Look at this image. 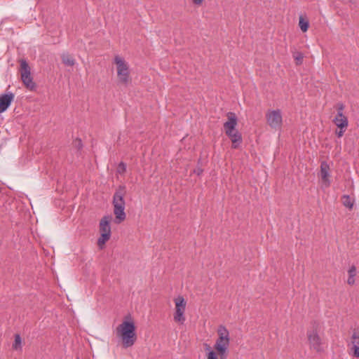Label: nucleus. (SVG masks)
Masks as SVG:
<instances>
[{"label":"nucleus","mask_w":359,"mask_h":359,"mask_svg":"<svg viewBox=\"0 0 359 359\" xmlns=\"http://www.w3.org/2000/svg\"><path fill=\"white\" fill-rule=\"evenodd\" d=\"M110 237H111V234L100 233V237L97 240L98 245L100 248H102V246L104 245L108 240H109Z\"/></svg>","instance_id":"20"},{"label":"nucleus","mask_w":359,"mask_h":359,"mask_svg":"<svg viewBox=\"0 0 359 359\" xmlns=\"http://www.w3.org/2000/svg\"><path fill=\"white\" fill-rule=\"evenodd\" d=\"M353 347L359 346V330H354L351 337Z\"/></svg>","instance_id":"19"},{"label":"nucleus","mask_w":359,"mask_h":359,"mask_svg":"<svg viewBox=\"0 0 359 359\" xmlns=\"http://www.w3.org/2000/svg\"><path fill=\"white\" fill-rule=\"evenodd\" d=\"M20 75L21 79L24 85L27 88L33 90L36 88V84L33 81V79L31 76L30 67L28 63L25 60H20Z\"/></svg>","instance_id":"4"},{"label":"nucleus","mask_w":359,"mask_h":359,"mask_svg":"<svg viewBox=\"0 0 359 359\" xmlns=\"http://www.w3.org/2000/svg\"><path fill=\"white\" fill-rule=\"evenodd\" d=\"M116 334L122 339L124 347L132 346L137 339L134 323L133 321H123L116 327Z\"/></svg>","instance_id":"1"},{"label":"nucleus","mask_w":359,"mask_h":359,"mask_svg":"<svg viewBox=\"0 0 359 359\" xmlns=\"http://www.w3.org/2000/svg\"><path fill=\"white\" fill-rule=\"evenodd\" d=\"M62 62L67 66H73L74 65V58L68 54H63L62 55Z\"/></svg>","instance_id":"18"},{"label":"nucleus","mask_w":359,"mask_h":359,"mask_svg":"<svg viewBox=\"0 0 359 359\" xmlns=\"http://www.w3.org/2000/svg\"><path fill=\"white\" fill-rule=\"evenodd\" d=\"M114 62L116 65L118 81L124 86H127L130 81L128 64L118 55L115 56Z\"/></svg>","instance_id":"3"},{"label":"nucleus","mask_w":359,"mask_h":359,"mask_svg":"<svg viewBox=\"0 0 359 359\" xmlns=\"http://www.w3.org/2000/svg\"><path fill=\"white\" fill-rule=\"evenodd\" d=\"M354 356L359 358V346L353 347Z\"/></svg>","instance_id":"28"},{"label":"nucleus","mask_w":359,"mask_h":359,"mask_svg":"<svg viewBox=\"0 0 359 359\" xmlns=\"http://www.w3.org/2000/svg\"><path fill=\"white\" fill-rule=\"evenodd\" d=\"M346 130V128L339 129V130H337L335 133L338 137H341L344 135Z\"/></svg>","instance_id":"27"},{"label":"nucleus","mask_w":359,"mask_h":359,"mask_svg":"<svg viewBox=\"0 0 359 359\" xmlns=\"http://www.w3.org/2000/svg\"><path fill=\"white\" fill-rule=\"evenodd\" d=\"M14 98L12 93L0 95V114L5 111L11 105Z\"/></svg>","instance_id":"10"},{"label":"nucleus","mask_w":359,"mask_h":359,"mask_svg":"<svg viewBox=\"0 0 359 359\" xmlns=\"http://www.w3.org/2000/svg\"><path fill=\"white\" fill-rule=\"evenodd\" d=\"M126 194V187L120 186L116 191L113 197L114 213L116 217V223H121L126 219L125 201L123 197Z\"/></svg>","instance_id":"2"},{"label":"nucleus","mask_w":359,"mask_h":359,"mask_svg":"<svg viewBox=\"0 0 359 359\" xmlns=\"http://www.w3.org/2000/svg\"><path fill=\"white\" fill-rule=\"evenodd\" d=\"M224 340H222L220 339H218L216 341V344H219V345H222L224 343Z\"/></svg>","instance_id":"30"},{"label":"nucleus","mask_w":359,"mask_h":359,"mask_svg":"<svg viewBox=\"0 0 359 359\" xmlns=\"http://www.w3.org/2000/svg\"><path fill=\"white\" fill-rule=\"evenodd\" d=\"M348 278L347 283L348 285H353L355 283V276H356V267L351 266L348 271Z\"/></svg>","instance_id":"15"},{"label":"nucleus","mask_w":359,"mask_h":359,"mask_svg":"<svg viewBox=\"0 0 359 359\" xmlns=\"http://www.w3.org/2000/svg\"><path fill=\"white\" fill-rule=\"evenodd\" d=\"M269 126L275 130L280 129L283 123L282 114L280 109L269 110L266 114Z\"/></svg>","instance_id":"6"},{"label":"nucleus","mask_w":359,"mask_h":359,"mask_svg":"<svg viewBox=\"0 0 359 359\" xmlns=\"http://www.w3.org/2000/svg\"><path fill=\"white\" fill-rule=\"evenodd\" d=\"M342 203L348 209H352L354 203V201L348 195H344L341 198Z\"/></svg>","instance_id":"16"},{"label":"nucleus","mask_w":359,"mask_h":359,"mask_svg":"<svg viewBox=\"0 0 359 359\" xmlns=\"http://www.w3.org/2000/svg\"><path fill=\"white\" fill-rule=\"evenodd\" d=\"M307 338L311 348H313L317 352L323 351L322 339L318 333L317 326H313L312 329L308 330Z\"/></svg>","instance_id":"7"},{"label":"nucleus","mask_w":359,"mask_h":359,"mask_svg":"<svg viewBox=\"0 0 359 359\" xmlns=\"http://www.w3.org/2000/svg\"><path fill=\"white\" fill-rule=\"evenodd\" d=\"M337 114H344V105L342 103L337 104Z\"/></svg>","instance_id":"25"},{"label":"nucleus","mask_w":359,"mask_h":359,"mask_svg":"<svg viewBox=\"0 0 359 359\" xmlns=\"http://www.w3.org/2000/svg\"><path fill=\"white\" fill-rule=\"evenodd\" d=\"M207 359H217V357L213 351H210Z\"/></svg>","instance_id":"26"},{"label":"nucleus","mask_w":359,"mask_h":359,"mask_svg":"<svg viewBox=\"0 0 359 359\" xmlns=\"http://www.w3.org/2000/svg\"><path fill=\"white\" fill-rule=\"evenodd\" d=\"M229 344V343L227 342H224L222 345H219V344H215V348L221 355H223L225 353Z\"/></svg>","instance_id":"22"},{"label":"nucleus","mask_w":359,"mask_h":359,"mask_svg":"<svg viewBox=\"0 0 359 359\" xmlns=\"http://www.w3.org/2000/svg\"><path fill=\"white\" fill-rule=\"evenodd\" d=\"M232 142V147L236 149L242 142L241 135L239 132H235L233 134L228 136Z\"/></svg>","instance_id":"13"},{"label":"nucleus","mask_w":359,"mask_h":359,"mask_svg":"<svg viewBox=\"0 0 359 359\" xmlns=\"http://www.w3.org/2000/svg\"><path fill=\"white\" fill-rule=\"evenodd\" d=\"M219 338L222 340H224V342L229 343V331L224 326H220L218 329Z\"/></svg>","instance_id":"14"},{"label":"nucleus","mask_w":359,"mask_h":359,"mask_svg":"<svg viewBox=\"0 0 359 359\" xmlns=\"http://www.w3.org/2000/svg\"><path fill=\"white\" fill-rule=\"evenodd\" d=\"M320 177L323 185L325 187H328L331 183L330 180V165L325 161L322 162L320 165Z\"/></svg>","instance_id":"9"},{"label":"nucleus","mask_w":359,"mask_h":359,"mask_svg":"<svg viewBox=\"0 0 359 359\" xmlns=\"http://www.w3.org/2000/svg\"><path fill=\"white\" fill-rule=\"evenodd\" d=\"M76 142H78V144H79V145H81V140H76Z\"/></svg>","instance_id":"32"},{"label":"nucleus","mask_w":359,"mask_h":359,"mask_svg":"<svg viewBox=\"0 0 359 359\" xmlns=\"http://www.w3.org/2000/svg\"><path fill=\"white\" fill-rule=\"evenodd\" d=\"M175 313L174 320L180 324H183L185 321L184 313L186 310L187 302L182 296H178L175 299Z\"/></svg>","instance_id":"5"},{"label":"nucleus","mask_w":359,"mask_h":359,"mask_svg":"<svg viewBox=\"0 0 359 359\" xmlns=\"http://www.w3.org/2000/svg\"><path fill=\"white\" fill-rule=\"evenodd\" d=\"M228 121L224 123V128L227 136L233 134L235 132H238L236 129V126L237 125V118L235 114L229 113L228 115Z\"/></svg>","instance_id":"8"},{"label":"nucleus","mask_w":359,"mask_h":359,"mask_svg":"<svg viewBox=\"0 0 359 359\" xmlns=\"http://www.w3.org/2000/svg\"><path fill=\"white\" fill-rule=\"evenodd\" d=\"M195 172H196L197 175H199L202 172V170L198 169L197 170H195Z\"/></svg>","instance_id":"31"},{"label":"nucleus","mask_w":359,"mask_h":359,"mask_svg":"<svg viewBox=\"0 0 359 359\" xmlns=\"http://www.w3.org/2000/svg\"><path fill=\"white\" fill-rule=\"evenodd\" d=\"M193 1V3L196 5H201L203 0H192Z\"/></svg>","instance_id":"29"},{"label":"nucleus","mask_w":359,"mask_h":359,"mask_svg":"<svg viewBox=\"0 0 359 359\" xmlns=\"http://www.w3.org/2000/svg\"><path fill=\"white\" fill-rule=\"evenodd\" d=\"M299 26L301 30L304 32H306L309 27V22L307 20L304 19L303 16L299 17Z\"/></svg>","instance_id":"17"},{"label":"nucleus","mask_w":359,"mask_h":359,"mask_svg":"<svg viewBox=\"0 0 359 359\" xmlns=\"http://www.w3.org/2000/svg\"><path fill=\"white\" fill-rule=\"evenodd\" d=\"M206 346H207V347H206V349H208H208L210 348V346H209L208 345H206Z\"/></svg>","instance_id":"33"},{"label":"nucleus","mask_w":359,"mask_h":359,"mask_svg":"<svg viewBox=\"0 0 359 359\" xmlns=\"http://www.w3.org/2000/svg\"><path fill=\"white\" fill-rule=\"evenodd\" d=\"M111 217L109 216H104L100 222V233L111 234L110 226Z\"/></svg>","instance_id":"12"},{"label":"nucleus","mask_w":359,"mask_h":359,"mask_svg":"<svg viewBox=\"0 0 359 359\" xmlns=\"http://www.w3.org/2000/svg\"><path fill=\"white\" fill-rule=\"evenodd\" d=\"M332 121L339 129L347 128L348 126V118L344 114H337Z\"/></svg>","instance_id":"11"},{"label":"nucleus","mask_w":359,"mask_h":359,"mask_svg":"<svg viewBox=\"0 0 359 359\" xmlns=\"http://www.w3.org/2000/svg\"><path fill=\"white\" fill-rule=\"evenodd\" d=\"M303 58H304L303 54L301 53H297L294 55V59H295V60H297V64H301L302 62Z\"/></svg>","instance_id":"24"},{"label":"nucleus","mask_w":359,"mask_h":359,"mask_svg":"<svg viewBox=\"0 0 359 359\" xmlns=\"http://www.w3.org/2000/svg\"><path fill=\"white\" fill-rule=\"evenodd\" d=\"M126 170V165L124 163L121 162L117 168L118 172L121 174V173H123Z\"/></svg>","instance_id":"23"},{"label":"nucleus","mask_w":359,"mask_h":359,"mask_svg":"<svg viewBox=\"0 0 359 359\" xmlns=\"http://www.w3.org/2000/svg\"><path fill=\"white\" fill-rule=\"evenodd\" d=\"M13 348L15 350H21L22 348V339L20 334L15 335V340L13 344Z\"/></svg>","instance_id":"21"}]
</instances>
